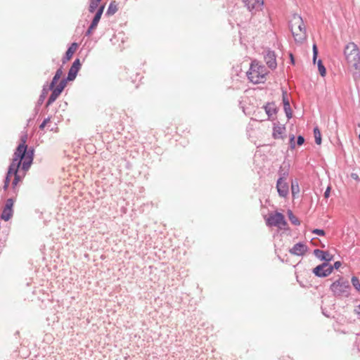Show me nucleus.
Listing matches in <instances>:
<instances>
[{"mask_svg":"<svg viewBox=\"0 0 360 360\" xmlns=\"http://www.w3.org/2000/svg\"><path fill=\"white\" fill-rule=\"evenodd\" d=\"M26 141L27 135L22 136L20 138V143L15 148L13 158L14 161H23L22 164V170L24 172H26L30 169L34 157V148H28L26 145Z\"/></svg>","mask_w":360,"mask_h":360,"instance_id":"f257e3e1","label":"nucleus"},{"mask_svg":"<svg viewBox=\"0 0 360 360\" xmlns=\"http://www.w3.org/2000/svg\"><path fill=\"white\" fill-rule=\"evenodd\" d=\"M344 54L348 64L356 70H360V51L354 42L348 43L344 49Z\"/></svg>","mask_w":360,"mask_h":360,"instance_id":"f03ea898","label":"nucleus"},{"mask_svg":"<svg viewBox=\"0 0 360 360\" xmlns=\"http://www.w3.org/2000/svg\"><path fill=\"white\" fill-rule=\"evenodd\" d=\"M330 290L335 297H348L350 295L351 286L347 279L340 277L331 283Z\"/></svg>","mask_w":360,"mask_h":360,"instance_id":"7ed1b4c3","label":"nucleus"},{"mask_svg":"<svg viewBox=\"0 0 360 360\" xmlns=\"http://www.w3.org/2000/svg\"><path fill=\"white\" fill-rule=\"evenodd\" d=\"M293 19H297L298 20L297 23L298 24V30H300V33H296L292 30V28H290L292 34L296 42L302 43L307 39V30L303 19L300 15L297 14L293 15Z\"/></svg>","mask_w":360,"mask_h":360,"instance_id":"20e7f679","label":"nucleus"},{"mask_svg":"<svg viewBox=\"0 0 360 360\" xmlns=\"http://www.w3.org/2000/svg\"><path fill=\"white\" fill-rule=\"evenodd\" d=\"M22 162L23 161H20V160L14 161V160H12V165L13 166V169L14 170L13 173L12 174V175L13 174L14 175V179L12 181V191L15 195H17L18 192V188H17V185H18V182H20L22 180V179L25 176V174H23V176H20L18 173L20 167H22Z\"/></svg>","mask_w":360,"mask_h":360,"instance_id":"39448f33","label":"nucleus"},{"mask_svg":"<svg viewBox=\"0 0 360 360\" xmlns=\"http://www.w3.org/2000/svg\"><path fill=\"white\" fill-rule=\"evenodd\" d=\"M266 225L269 226H276L282 229V226L287 225L284 215L278 212L271 214L266 221Z\"/></svg>","mask_w":360,"mask_h":360,"instance_id":"423d86ee","label":"nucleus"},{"mask_svg":"<svg viewBox=\"0 0 360 360\" xmlns=\"http://www.w3.org/2000/svg\"><path fill=\"white\" fill-rule=\"evenodd\" d=\"M255 67V64L252 63L249 71L247 72L248 78L254 84L263 83L265 80V74L256 70Z\"/></svg>","mask_w":360,"mask_h":360,"instance_id":"0eeeda50","label":"nucleus"},{"mask_svg":"<svg viewBox=\"0 0 360 360\" xmlns=\"http://www.w3.org/2000/svg\"><path fill=\"white\" fill-rule=\"evenodd\" d=\"M286 172L280 173V177L276 182V189L280 197L285 198L289 193V186L285 181Z\"/></svg>","mask_w":360,"mask_h":360,"instance_id":"6e6552de","label":"nucleus"},{"mask_svg":"<svg viewBox=\"0 0 360 360\" xmlns=\"http://www.w3.org/2000/svg\"><path fill=\"white\" fill-rule=\"evenodd\" d=\"M312 272L317 277L324 278L333 272V268L331 267V264H329V263L323 262L314 268Z\"/></svg>","mask_w":360,"mask_h":360,"instance_id":"1a4fd4ad","label":"nucleus"},{"mask_svg":"<svg viewBox=\"0 0 360 360\" xmlns=\"http://www.w3.org/2000/svg\"><path fill=\"white\" fill-rule=\"evenodd\" d=\"M243 2L252 13L260 11L264 4L263 0H243Z\"/></svg>","mask_w":360,"mask_h":360,"instance_id":"9d476101","label":"nucleus"},{"mask_svg":"<svg viewBox=\"0 0 360 360\" xmlns=\"http://www.w3.org/2000/svg\"><path fill=\"white\" fill-rule=\"evenodd\" d=\"M308 250V247L302 242L295 244L292 248L289 250L291 255L296 256H303Z\"/></svg>","mask_w":360,"mask_h":360,"instance_id":"9b49d317","label":"nucleus"},{"mask_svg":"<svg viewBox=\"0 0 360 360\" xmlns=\"http://www.w3.org/2000/svg\"><path fill=\"white\" fill-rule=\"evenodd\" d=\"M264 60L267 66L274 70L277 67L276 53L274 51L268 50L264 55Z\"/></svg>","mask_w":360,"mask_h":360,"instance_id":"f8f14e48","label":"nucleus"},{"mask_svg":"<svg viewBox=\"0 0 360 360\" xmlns=\"http://www.w3.org/2000/svg\"><path fill=\"white\" fill-rule=\"evenodd\" d=\"M282 100L283 103V109L288 119H290L292 116V112L290 108V101L286 91H283Z\"/></svg>","mask_w":360,"mask_h":360,"instance_id":"ddd939ff","label":"nucleus"},{"mask_svg":"<svg viewBox=\"0 0 360 360\" xmlns=\"http://www.w3.org/2000/svg\"><path fill=\"white\" fill-rule=\"evenodd\" d=\"M314 255L319 258L321 261L328 263L333 260V255H330L328 251L315 249L313 252Z\"/></svg>","mask_w":360,"mask_h":360,"instance_id":"4468645a","label":"nucleus"},{"mask_svg":"<svg viewBox=\"0 0 360 360\" xmlns=\"http://www.w3.org/2000/svg\"><path fill=\"white\" fill-rule=\"evenodd\" d=\"M77 47V43L73 42L71 44V45L68 48L65 54L62 59L63 63H65L67 61L70 60L72 58Z\"/></svg>","mask_w":360,"mask_h":360,"instance_id":"2eb2a0df","label":"nucleus"},{"mask_svg":"<svg viewBox=\"0 0 360 360\" xmlns=\"http://www.w3.org/2000/svg\"><path fill=\"white\" fill-rule=\"evenodd\" d=\"M105 8V6L102 5L99 6V8L97 9L91 23L90 25L92 27H94L95 28L97 27L98 24L101 18L102 14L103 13Z\"/></svg>","mask_w":360,"mask_h":360,"instance_id":"dca6fc26","label":"nucleus"},{"mask_svg":"<svg viewBox=\"0 0 360 360\" xmlns=\"http://www.w3.org/2000/svg\"><path fill=\"white\" fill-rule=\"evenodd\" d=\"M264 109L269 119L271 118L278 112V108L274 102L266 103V105L264 106Z\"/></svg>","mask_w":360,"mask_h":360,"instance_id":"f3484780","label":"nucleus"},{"mask_svg":"<svg viewBox=\"0 0 360 360\" xmlns=\"http://www.w3.org/2000/svg\"><path fill=\"white\" fill-rule=\"evenodd\" d=\"M51 91V94L49 96L48 101H46V106L48 107L51 105L61 94L60 92L57 91L55 89H49Z\"/></svg>","mask_w":360,"mask_h":360,"instance_id":"a211bd4d","label":"nucleus"},{"mask_svg":"<svg viewBox=\"0 0 360 360\" xmlns=\"http://www.w3.org/2000/svg\"><path fill=\"white\" fill-rule=\"evenodd\" d=\"M285 130L284 126H275L273 129V137L274 139H283L282 134Z\"/></svg>","mask_w":360,"mask_h":360,"instance_id":"6ab92c4d","label":"nucleus"},{"mask_svg":"<svg viewBox=\"0 0 360 360\" xmlns=\"http://www.w3.org/2000/svg\"><path fill=\"white\" fill-rule=\"evenodd\" d=\"M291 192L292 198H295L296 195L300 193L299 183L297 179L292 180L291 182Z\"/></svg>","mask_w":360,"mask_h":360,"instance_id":"aec40b11","label":"nucleus"},{"mask_svg":"<svg viewBox=\"0 0 360 360\" xmlns=\"http://www.w3.org/2000/svg\"><path fill=\"white\" fill-rule=\"evenodd\" d=\"M47 86V83L45 84L44 86H43V89H42V91H41V95L39 96V98L37 101V105H41L43 102L44 101V99L46 98V95L48 94V91H49V88L46 87Z\"/></svg>","mask_w":360,"mask_h":360,"instance_id":"412c9836","label":"nucleus"},{"mask_svg":"<svg viewBox=\"0 0 360 360\" xmlns=\"http://www.w3.org/2000/svg\"><path fill=\"white\" fill-rule=\"evenodd\" d=\"M13 214V210H8L6 208L3 209V211L1 214V219L7 221H8Z\"/></svg>","mask_w":360,"mask_h":360,"instance_id":"4be33fe9","label":"nucleus"},{"mask_svg":"<svg viewBox=\"0 0 360 360\" xmlns=\"http://www.w3.org/2000/svg\"><path fill=\"white\" fill-rule=\"evenodd\" d=\"M101 0H89V11L91 13L96 12Z\"/></svg>","mask_w":360,"mask_h":360,"instance_id":"5701e85b","label":"nucleus"},{"mask_svg":"<svg viewBox=\"0 0 360 360\" xmlns=\"http://www.w3.org/2000/svg\"><path fill=\"white\" fill-rule=\"evenodd\" d=\"M68 81H70V79L67 77L62 79L59 84L56 86L54 89L61 94L65 88Z\"/></svg>","mask_w":360,"mask_h":360,"instance_id":"b1692460","label":"nucleus"},{"mask_svg":"<svg viewBox=\"0 0 360 360\" xmlns=\"http://www.w3.org/2000/svg\"><path fill=\"white\" fill-rule=\"evenodd\" d=\"M117 11V5L115 1H111L108 8L106 15H112Z\"/></svg>","mask_w":360,"mask_h":360,"instance_id":"393cba45","label":"nucleus"},{"mask_svg":"<svg viewBox=\"0 0 360 360\" xmlns=\"http://www.w3.org/2000/svg\"><path fill=\"white\" fill-rule=\"evenodd\" d=\"M288 216L289 220L293 225L299 226L300 224V221L295 215H294L293 212L290 210H288Z\"/></svg>","mask_w":360,"mask_h":360,"instance_id":"a878e982","label":"nucleus"},{"mask_svg":"<svg viewBox=\"0 0 360 360\" xmlns=\"http://www.w3.org/2000/svg\"><path fill=\"white\" fill-rule=\"evenodd\" d=\"M13 165H12V162L10 164L8 168V172L6 173V175L5 176V179H4V183L5 184H10V181H11V176L12 175V174L13 173Z\"/></svg>","mask_w":360,"mask_h":360,"instance_id":"bb28decb","label":"nucleus"},{"mask_svg":"<svg viewBox=\"0 0 360 360\" xmlns=\"http://www.w3.org/2000/svg\"><path fill=\"white\" fill-rule=\"evenodd\" d=\"M78 72H79L78 70H77L72 67H70V68L68 71V73L67 78H68L70 79V81H73L76 78Z\"/></svg>","mask_w":360,"mask_h":360,"instance_id":"cd10ccee","label":"nucleus"},{"mask_svg":"<svg viewBox=\"0 0 360 360\" xmlns=\"http://www.w3.org/2000/svg\"><path fill=\"white\" fill-rule=\"evenodd\" d=\"M314 135L316 143L320 145L321 143V134L318 127L314 128Z\"/></svg>","mask_w":360,"mask_h":360,"instance_id":"c85d7f7f","label":"nucleus"},{"mask_svg":"<svg viewBox=\"0 0 360 360\" xmlns=\"http://www.w3.org/2000/svg\"><path fill=\"white\" fill-rule=\"evenodd\" d=\"M317 65H318V70L319 71V73L320 75L322 76V77H325L326 75V68L324 67L323 63H322V60L321 59H319L318 61H317Z\"/></svg>","mask_w":360,"mask_h":360,"instance_id":"c756f323","label":"nucleus"},{"mask_svg":"<svg viewBox=\"0 0 360 360\" xmlns=\"http://www.w3.org/2000/svg\"><path fill=\"white\" fill-rule=\"evenodd\" d=\"M15 198L13 197L9 198L6 200V204L4 208L8 210H13Z\"/></svg>","mask_w":360,"mask_h":360,"instance_id":"7c9ffc66","label":"nucleus"},{"mask_svg":"<svg viewBox=\"0 0 360 360\" xmlns=\"http://www.w3.org/2000/svg\"><path fill=\"white\" fill-rule=\"evenodd\" d=\"M352 283L354 288L358 291L360 292V281L356 276H352Z\"/></svg>","mask_w":360,"mask_h":360,"instance_id":"2f4dec72","label":"nucleus"},{"mask_svg":"<svg viewBox=\"0 0 360 360\" xmlns=\"http://www.w3.org/2000/svg\"><path fill=\"white\" fill-rule=\"evenodd\" d=\"M295 137L294 134L290 135L289 145H290V149H291V150H294L296 146V143H295Z\"/></svg>","mask_w":360,"mask_h":360,"instance_id":"473e14b6","label":"nucleus"},{"mask_svg":"<svg viewBox=\"0 0 360 360\" xmlns=\"http://www.w3.org/2000/svg\"><path fill=\"white\" fill-rule=\"evenodd\" d=\"M59 79H60V77L54 75L50 84H49V89H54L56 87V84L58 82Z\"/></svg>","mask_w":360,"mask_h":360,"instance_id":"72a5a7b5","label":"nucleus"},{"mask_svg":"<svg viewBox=\"0 0 360 360\" xmlns=\"http://www.w3.org/2000/svg\"><path fill=\"white\" fill-rule=\"evenodd\" d=\"M312 49H313V62H314V63H316L319 51H318L317 46L315 44L313 45Z\"/></svg>","mask_w":360,"mask_h":360,"instance_id":"f704fd0d","label":"nucleus"},{"mask_svg":"<svg viewBox=\"0 0 360 360\" xmlns=\"http://www.w3.org/2000/svg\"><path fill=\"white\" fill-rule=\"evenodd\" d=\"M81 63H80V60L79 59L77 58L74 60V62L72 63L71 67L79 70L80 68H81Z\"/></svg>","mask_w":360,"mask_h":360,"instance_id":"c9c22d12","label":"nucleus"},{"mask_svg":"<svg viewBox=\"0 0 360 360\" xmlns=\"http://www.w3.org/2000/svg\"><path fill=\"white\" fill-rule=\"evenodd\" d=\"M312 233L321 236H323L326 234V232L323 229H314L312 230Z\"/></svg>","mask_w":360,"mask_h":360,"instance_id":"e433bc0d","label":"nucleus"},{"mask_svg":"<svg viewBox=\"0 0 360 360\" xmlns=\"http://www.w3.org/2000/svg\"><path fill=\"white\" fill-rule=\"evenodd\" d=\"M96 28L94 27H92L89 25L88 29L86 30V31L85 32V34H84V36L85 37H90L92 33H93V31L95 30Z\"/></svg>","mask_w":360,"mask_h":360,"instance_id":"4c0bfd02","label":"nucleus"},{"mask_svg":"<svg viewBox=\"0 0 360 360\" xmlns=\"http://www.w3.org/2000/svg\"><path fill=\"white\" fill-rule=\"evenodd\" d=\"M304 141H305V140H304V136H302V135H299V136H297V142H296V143H297V146H302V144H304Z\"/></svg>","mask_w":360,"mask_h":360,"instance_id":"58836bf2","label":"nucleus"},{"mask_svg":"<svg viewBox=\"0 0 360 360\" xmlns=\"http://www.w3.org/2000/svg\"><path fill=\"white\" fill-rule=\"evenodd\" d=\"M50 121V117H48L47 118H45L44 121L41 123L39 125V129L41 130L44 129V127L46 126L47 123Z\"/></svg>","mask_w":360,"mask_h":360,"instance_id":"ea45409f","label":"nucleus"},{"mask_svg":"<svg viewBox=\"0 0 360 360\" xmlns=\"http://www.w3.org/2000/svg\"><path fill=\"white\" fill-rule=\"evenodd\" d=\"M341 265H342L341 262H340V261H337V262H335L334 263V264H333V265H331V267L333 268V270L334 269H339V268L341 266Z\"/></svg>","mask_w":360,"mask_h":360,"instance_id":"a19ab883","label":"nucleus"},{"mask_svg":"<svg viewBox=\"0 0 360 360\" xmlns=\"http://www.w3.org/2000/svg\"><path fill=\"white\" fill-rule=\"evenodd\" d=\"M330 186H328L326 190L324 192V198H328L329 196H330Z\"/></svg>","mask_w":360,"mask_h":360,"instance_id":"79ce46f5","label":"nucleus"},{"mask_svg":"<svg viewBox=\"0 0 360 360\" xmlns=\"http://www.w3.org/2000/svg\"><path fill=\"white\" fill-rule=\"evenodd\" d=\"M351 178L353 179L354 180L358 181V182L360 181V178H359V175L356 173H352L351 174Z\"/></svg>","mask_w":360,"mask_h":360,"instance_id":"37998d69","label":"nucleus"},{"mask_svg":"<svg viewBox=\"0 0 360 360\" xmlns=\"http://www.w3.org/2000/svg\"><path fill=\"white\" fill-rule=\"evenodd\" d=\"M62 74H63V70H62V67H60V68H59L56 70V73H55V75H54L60 78V77H61Z\"/></svg>","mask_w":360,"mask_h":360,"instance_id":"c03bdc74","label":"nucleus"},{"mask_svg":"<svg viewBox=\"0 0 360 360\" xmlns=\"http://www.w3.org/2000/svg\"><path fill=\"white\" fill-rule=\"evenodd\" d=\"M354 311L358 315V318L360 319V304L355 308Z\"/></svg>","mask_w":360,"mask_h":360,"instance_id":"a18cd8bd","label":"nucleus"},{"mask_svg":"<svg viewBox=\"0 0 360 360\" xmlns=\"http://www.w3.org/2000/svg\"><path fill=\"white\" fill-rule=\"evenodd\" d=\"M353 77H354V79H356L359 78L360 73L359 72H354Z\"/></svg>","mask_w":360,"mask_h":360,"instance_id":"49530a36","label":"nucleus"},{"mask_svg":"<svg viewBox=\"0 0 360 360\" xmlns=\"http://www.w3.org/2000/svg\"><path fill=\"white\" fill-rule=\"evenodd\" d=\"M290 62L292 65L295 64V58L292 55V53H290Z\"/></svg>","mask_w":360,"mask_h":360,"instance_id":"de8ad7c7","label":"nucleus"},{"mask_svg":"<svg viewBox=\"0 0 360 360\" xmlns=\"http://www.w3.org/2000/svg\"><path fill=\"white\" fill-rule=\"evenodd\" d=\"M255 66H256L255 68H257L256 70H259V72H263V68H264L263 67H262V66H259L258 67L257 65H255Z\"/></svg>","mask_w":360,"mask_h":360,"instance_id":"09e8293b","label":"nucleus"},{"mask_svg":"<svg viewBox=\"0 0 360 360\" xmlns=\"http://www.w3.org/2000/svg\"><path fill=\"white\" fill-rule=\"evenodd\" d=\"M8 186H9V184H5L4 183V186H3L4 191H6L8 189Z\"/></svg>","mask_w":360,"mask_h":360,"instance_id":"8fccbe9b","label":"nucleus"},{"mask_svg":"<svg viewBox=\"0 0 360 360\" xmlns=\"http://www.w3.org/2000/svg\"><path fill=\"white\" fill-rule=\"evenodd\" d=\"M322 313L324 316H326V317H329V315L327 314V311H324L323 309H322Z\"/></svg>","mask_w":360,"mask_h":360,"instance_id":"3c124183","label":"nucleus"},{"mask_svg":"<svg viewBox=\"0 0 360 360\" xmlns=\"http://www.w3.org/2000/svg\"><path fill=\"white\" fill-rule=\"evenodd\" d=\"M56 129H57V127H56V129L54 127H52L50 129V131H56Z\"/></svg>","mask_w":360,"mask_h":360,"instance_id":"603ef678","label":"nucleus"},{"mask_svg":"<svg viewBox=\"0 0 360 360\" xmlns=\"http://www.w3.org/2000/svg\"><path fill=\"white\" fill-rule=\"evenodd\" d=\"M359 140H360V133H359Z\"/></svg>","mask_w":360,"mask_h":360,"instance_id":"864d4df0","label":"nucleus"}]
</instances>
